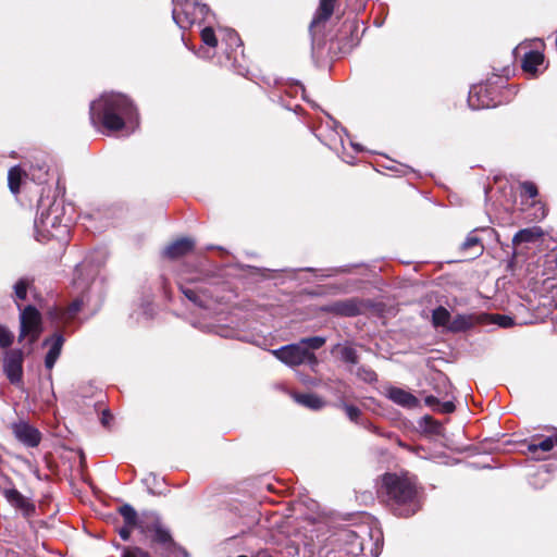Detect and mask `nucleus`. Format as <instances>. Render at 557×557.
Instances as JSON below:
<instances>
[{
  "instance_id": "1",
  "label": "nucleus",
  "mask_w": 557,
  "mask_h": 557,
  "mask_svg": "<svg viewBox=\"0 0 557 557\" xmlns=\"http://www.w3.org/2000/svg\"><path fill=\"white\" fill-rule=\"evenodd\" d=\"M90 120L94 125L101 124L109 131L123 129L137 120L132 102L121 94H104L90 104Z\"/></svg>"
},
{
  "instance_id": "2",
  "label": "nucleus",
  "mask_w": 557,
  "mask_h": 557,
  "mask_svg": "<svg viewBox=\"0 0 557 557\" xmlns=\"http://www.w3.org/2000/svg\"><path fill=\"white\" fill-rule=\"evenodd\" d=\"M381 494L397 516L410 517L420 509L416 483L407 476L386 473L383 476Z\"/></svg>"
},
{
  "instance_id": "3",
  "label": "nucleus",
  "mask_w": 557,
  "mask_h": 557,
  "mask_svg": "<svg viewBox=\"0 0 557 557\" xmlns=\"http://www.w3.org/2000/svg\"><path fill=\"white\" fill-rule=\"evenodd\" d=\"M72 223L71 218L65 216V207L61 200L45 201L38 205V214L34 226L36 239L39 242L49 238L61 239L66 236Z\"/></svg>"
},
{
  "instance_id": "4",
  "label": "nucleus",
  "mask_w": 557,
  "mask_h": 557,
  "mask_svg": "<svg viewBox=\"0 0 557 557\" xmlns=\"http://www.w3.org/2000/svg\"><path fill=\"white\" fill-rule=\"evenodd\" d=\"M209 13L206 4H200L197 0H185L180 10H173V20L180 28L186 29L195 23L206 21Z\"/></svg>"
},
{
  "instance_id": "5",
  "label": "nucleus",
  "mask_w": 557,
  "mask_h": 557,
  "mask_svg": "<svg viewBox=\"0 0 557 557\" xmlns=\"http://www.w3.org/2000/svg\"><path fill=\"white\" fill-rule=\"evenodd\" d=\"M272 354L278 360L290 367L299 366L302 363H309L311 367L318 364V360L314 354L305 349L300 342L272 350Z\"/></svg>"
},
{
  "instance_id": "6",
  "label": "nucleus",
  "mask_w": 557,
  "mask_h": 557,
  "mask_svg": "<svg viewBox=\"0 0 557 557\" xmlns=\"http://www.w3.org/2000/svg\"><path fill=\"white\" fill-rule=\"evenodd\" d=\"M21 337L29 336L30 343H34L40 334V314L33 306L26 307L21 312Z\"/></svg>"
},
{
  "instance_id": "7",
  "label": "nucleus",
  "mask_w": 557,
  "mask_h": 557,
  "mask_svg": "<svg viewBox=\"0 0 557 557\" xmlns=\"http://www.w3.org/2000/svg\"><path fill=\"white\" fill-rule=\"evenodd\" d=\"M11 431L15 438L27 447H37L41 441V433L38 429L24 420L13 422Z\"/></svg>"
},
{
  "instance_id": "8",
  "label": "nucleus",
  "mask_w": 557,
  "mask_h": 557,
  "mask_svg": "<svg viewBox=\"0 0 557 557\" xmlns=\"http://www.w3.org/2000/svg\"><path fill=\"white\" fill-rule=\"evenodd\" d=\"M494 231L490 227H480L472 230L460 245V251L465 257L473 259L480 257L484 251L483 238L480 233L492 234Z\"/></svg>"
},
{
  "instance_id": "9",
  "label": "nucleus",
  "mask_w": 557,
  "mask_h": 557,
  "mask_svg": "<svg viewBox=\"0 0 557 557\" xmlns=\"http://www.w3.org/2000/svg\"><path fill=\"white\" fill-rule=\"evenodd\" d=\"M23 354L21 350H10L5 354L3 360V371L13 384H17L22 381L23 374Z\"/></svg>"
},
{
  "instance_id": "10",
  "label": "nucleus",
  "mask_w": 557,
  "mask_h": 557,
  "mask_svg": "<svg viewBox=\"0 0 557 557\" xmlns=\"http://www.w3.org/2000/svg\"><path fill=\"white\" fill-rule=\"evenodd\" d=\"M2 495L11 506L22 511L25 517H32L36 511L35 504L15 488L2 490Z\"/></svg>"
},
{
  "instance_id": "11",
  "label": "nucleus",
  "mask_w": 557,
  "mask_h": 557,
  "mask_svg": "<svg viewBox=\"0 0 557 557\" xmlns=\"http://www.w3.org/2000/svg\"><path fill=\"white\" fill-rule=\"evenodd\" d=\"M486 314H457L448 325V332L459 333L472 329L474 325L485 322Z\"/></svg>"
},
{
  "instance_id": "12",
  "label": "nucleus",
  "mask_w": 557,
  "mask_h": 557,
  "mask_svg": "<svg viewBox=\"0 0 557 557\" xmlns=\"http://www.w3.org/2000/svg\"><path fill=\"white\" fill-rule=\"evenodd\" d=\"M63 344L64 337L61 334H53L44 342V345L48 347V352L45 358V366L47 369L50 370L53 368L61 354Z\"/></svg>"
},
{
  "instance_id": "13",
  "label": "nucleus",
  "mask_w": 557,
  "mask_h": 557,
  "mask_svg": "<svg viewBox=\"0 0 557 557\" xmlns=\"http://www.w3.org/2000/svg\"><path fill=\"white\" fill-rule=\"evenodd\" d=\"M387 397L404 408L412 409L419 406V399L414 395L399 387H389Z\"/></svg>"
},
{
  "instance_id": "14",
  "label": "nucleus",
  "mask_w": 557,
  "mask_h": 557,
  "mask_svg": "<svg viewBox=\"0 0 557 557\" xmlns=\"http://www.w3.org/2000/svg\"><path fill=\"white\" fill-rule=\"evenodd\" d=\"M324 310L339 315L354 317L360 313V304L356 299L339 300L326 306Z\"/></svg>"
},
{
  "instance_id": "15",
  "label": "nucleus",
  "mask_w": 557,
  "mask_h": 557,
  "mask_svg": "<svg viewBox=\"0 0 557 557\" xmlns=\"http://www.w3.org/2000/svg\"><path fill=\"white\" fill-rule=\"evenodd\" d=\"M544 60L545 58L542 52L537 50H530L524 54L522 59V69L525 73L532 76H536L545 69H541V66L544 64Z\"/></svg>"
},
{
  "instance_id": "16",
  "label": "nucleus",
  "mask_w": 557,
  "mask_h": 557,
  "mask_svg": "<svg viewBox=\"0 0 557 557\" xmlns=\"http://www.w3.org/2000/svg\"><path fill=\"white\" fill-rule=\"evenodd\" d=\"M193 248L194 242L191 239L181 238L169 245L164 250V255L171 259H176L182 256H185L186 253L191 251Z\"/></svg>"
},
{
  "instance_id": "17",
  "label": "nucleus",
  "mask_w": 557,
  "mask_h": 557,
  "mask_svg": "<svg viewBox=\"0 0 557 557\" xmlns=\"http://www.w3.org/2000/svg\"><path fill=\"white\" fill-rule=\"evenodd\" d=\"M336 0H320L319 8L317 10V13L311 22V27L326 22L334 11Z\"/></svg>"
},
{
  "instance_id": "18",
  "label": "nucleus",
  "mask_w": 557,
  "mask_h": 557,
  "mask_svg": "<svg viewBox=\"0 0 557 557\" xmlns=\"http://www.w3.org/2000/svg\"><path fill=\"white\" fill-rule=\"evenodd\" d=\"M294 399L296 403H298L309 409H312V410H319V409L323 408L325 405V401L321 397H319L315 394H311V393L295 394Z\"/></svg>"
},
{
  "instance_id": "19",
  "label": "nucleus",
  "mask_w": 557,
  "mask_h": 557,
  "mask_svg": "<svg viewBox=\"0 0 557 557\" xmlns=\"http://www.w3.org/2000/svg\"><path fill=\"white\" fill-rule=\"evenodd\" d=\"M181 289L186 298H188L195 305L201 308H209L210 300L203 290H197L196 288L188 286H182Z\"/></svg>"
},
{
  "instance_id": "20",
  "label": "nucleus",
  "mask_w": 557,
  "mask_h": 557,
  "mask_svg": "<svg viewBox=\"0 0 557 557\" xmlns=\"http://www.w3.org/2000/svg\"><path fill=\"white\" fill-rule=\"evenodd\" d=\"M542 231L539 227L524 228L519 231L512 238L515 245L522 243H531L542 236Z\"/></svg>"
},
{
  "instance_id": "21",
  "label": "nucleus",
  "mask_w": 557,
  "mask_h": 557,
  "mask_svg": "<svg viewBox=\"0 0 557 557\" xmlns=\"http://www.w3.org/2000/svg\"><path fill=\"white\" fill-rule=\"evenodd\" d=\"M451 322V317L449 311L444 307H437L432 312V323L434 326H443L448 331V325Z\"/></svg>"
},
{
  "instance_id": "22",
  "label": "nucleus",
  "mask_w": 557,
  "mask_h": 557,
  "mask_svg": "<svg viewBox=\"0 0 557 557\" xmlns=\"http://www.w3.org/2000/svg\"><path fill=\"white\" fill-rule=\"evenodd\" d=\"M83 304V298H76L65 310L60 313V320L64 323H67L81 311Z\"/></svg>"
},
{
  "instance_id": "23",
  "label": "nucleus",
  "mask_w": 557,
  "mask_h": 557,
  "mask_svg": "<svg viewBox=\"0 0 557 557\" xmlns=\"http://www.w3.org/2000/svg\"><path fill=\"white\" fill-rule=\"evenodd\" d=\"M555 444H557V436L555 440L553 437H546L543 441H541L540 443H534V442L530 443L528 445V450L531 454H536L539 449H541L544 453H547L553 449Z\"/></svg>"
},
{
  "instance_id": "24",
  "label": "nucleus",
  "mask_w": 557,
  "mask_h": 557,
  "mask_svg": "<svg viewBox=\"0 0 557 557\" xmlns=\"http://www.w3.org/2000/svg\"><path fill=\"white\" fill-rule=\"evenodd\" d=\"M481 90H482V86H473V87H471V89L469 91L468 103H469V107L472 108L473 110L488 107V102H485L484 100L481 101V99L479 97V94L481 92Z\"/></svg>"
},
{
  "instance_id": "25",
  "label": "nucleus",
  "mask_w": 557,
  "mask_h": 557,
  "mask_svg": "<svg viewBox=\"0 0 557 557\" xmlns=\"http://www.w3.org/2000/svg\"><path fill=\"white\" fill-rule=\"evenodd\" d=\"M21 180H22L21 169L18 166L12 168L8 174V183H9V188L13 194H17L20 191Z\"/></svg>"
},
{
  "instance_id": "26",
  "label": "nucleus",
  "mask_w": 557,
  "mask_h": 557,
  "mask_svg": "<svg viewBox=\"0 0 557 557\" xmlns=\"http://www.w3.org/2000/svg\"><path fill=\"white\" fill-rule=\"evenodd\" d=\"M120 513L123 517L126 525L136 527L137 513L131 505H123L120 508Z\"/></svg>"
},
{
  "instance_id": "27",
  "label": "nucleus",
  "mask_w": 557,
  "mask_h": 557,
  "mask_svg": "<svg viewBox=\"0 0 557 557\" xmlns=\"http://www.w3.org/2000/svg\"><path fill=\"white\" fill-rule=\"evenodd\" d=\"M201 40L209 48L213 49L218 46V38L212 27L207 26L201 30Z\"/></svg>"
},
{
  "instance_id": "28",
  "label": "nucleus",
  "mask_w": 557,
  "mask_h": 557,
  "mask_svg": "<svg viewBox=\"0 0 557 557\" xmlns=\"http://www.w3.org/2000/svg\"><path fill=\"white\" fill-rule=\"evenodd\" d=\"M299 342L305 349H307L308 351H311V350L321 348L325 343V338L321 337V336H313V337L302 338Z\"/></svg>"
},
{
  "instance_id": "29",
  "label": "nucleus",
  "mask_w": 557,
  "mask_h": 557,
  "mask_svg": "<svg viewBox=\"0 0 557 557\" xmlns=\"http://www.w3.org/2000/svg\"><path fill=\"white\" fill-rule=\"evenodd\" d=\"M487 318L491 320V322L497 324L500 327H510L516 324L511 317L505 314L486 315V319Z\"/></svg>"
},
{
  "instance_id": "30",
  "label": "nucleus",
  "mask_w": 557,
  "mask_h": 557,
  "mask_svg": "<svg viewBox=\"0 0 557 557\" xmlns=\"http://www.w3.org/2000/svg\"><path fill=\"white\" fill-rule=\"evenodd\" d=\"M356 375L366 383L376 382L377 375L376 373L367 367H360L357 369Z\"/></svg>"
},
{
  "instance_id": "31",
  "label": "nucleus",
  "mask_w": 557,
  "mask_h": 557,
  "mask_svg": "<svg viewBox=\"0 0 557 557\" xmlns=\"http://www.w3.org/2000/svg\"><path fill=\"white\" fill-rule=\"evenodd\" d=\"M341 359L344 362L356 364L358 362L357 351L350 346L341 348Z\"/></svg>"
},
{
  "instance_id": "32",
  "label": "nucleus",
  "mask_w": 557,
  "mask_h": 557,
  "mask_svg": "<svg viewBox=\"0 0 557 557\" xmlns=\"http://www.w3.org/2000/svg\"><path fill=\"white\" fill-rule=\"evenodd\" d=\"M521 194L523 197L535 199L537 196V187L532 182H523L521 185Z\"/></svg>"
},
{
  "instance_id": "33",
  "label": "nucleus",
  "mask_w": 557,
  "mask_h": 557,
  "mask_svg": "<svg viewBox=\"0 0 557 557\" xmlns=\"http://www.w3.org/2000/svg\"><path fill=\"white\" fill-rule=\"evenodd\" d=\"M226 41L228 48L240 47V38L237 33L233 29L225 30V37L222 39Z\"/></svg>"
},
{
  "instance_id": "34",
  "label": "nucleus",
  "mask_w": 557,
  "mask_h": 557,
  "mask_svg": "<svg viewBox=\"0 0 557 557\" xmlns=\"http://www.w3.org/2000/svg\"><path fill=\"white\" fill-rule=\"evenodd\" d=\"M13 334L5 326L0 324V347H9L13 342Z\"/></svg>"
},
{
  "instance_id": "35",
  "label": "nucleus",
  "mask_w": 557,
  "mask_h": 557,
  "mask_svg": "<svg viewBox=\"0 0 557 557\" xmlns=\"http://www.w3.org/2000/svg\"><path fill=\"white\" fill-rule=\"evenodd\" d=\"M28 282L25 278H21L14 285V292L17 299H25L27 293Z\"/></svg>"
},
{
  "instance_id": "36",
  "label": "nucleus",
  "mask_w": 557,
  "mask_h": 557,
  "mask_svg": "<svg viewBox=\"0 0 557 557\" xmlns=\"http://www.w3.org/2000/svg\"><path fill=\"white\" fill-rule=\"evenodd\" d=\"M153 541L165 544L171 541V535L166 530L157 525L153 530Z\"/></svg>"
},
{
  "instance_id": "37",
  "label": "nucleus",
  "mask_w": 557,
  "mask_h": 557,
  "mask_svg": "<svg viewBox=\"0 0 557 557\" xmlns=\"http://www.w3.org/2000/svg\"><path fill=\"white\" fill-rule=\"evenodd\" d=\"M122 557H149V554L139 547H126Z\"/></svg>"
},
{
  "instance_id": "38",
  "label": "nucleus",
  "mask_w": 557,
  "mask_h": 557,
  "mask_svg": "<svg viewBox=\"0 0 557 557\" xmlns=\"http://www.w3.org/2000/svg\"><path fill=\"white\" fill-rule=\"evenodd\" d=\"M344 410H345L347 417L349 418V420L352 422H357L358 418L361 414L360 409L352 405H344Z\"/></svg>"
},
{
  "instance_id": "39",
  "label": "nucleus",
  "mask_w": 557,
  "mask_h": 557,
  "mask_svg": "<svg viewBox=\"0 0 557 557\" xmlns=\"http://www.w3.org/2000/svg\"><path fill=\"white\" fill-rule=\"evenodd\" d=\"M454 410H455V405L450 400L443 401V403L440 401L438 406L435 408V411L441 412V413H450Z\"/></svg>"
},
{
  "instance_id": "40",
  "label": "nucleus",
  "mask_w": 557,
  "mask_h": 557,
  "mask_svg": "<svg viewBox=\"0 0 557 557\" xmlns=\"http://www.w3.org/2000/svg\"><path fill=\"white\" fill-rule=\"evenodd\" d=\"M424 403L426 406L431 407L435 411V408L438 406L440 400L435 396L430 395L424 398Z\"/></svg>"
},
{
  "instance_id": "41",
  "label": "nucleus",
  "mask_w": 557,
  "mask_h": 557,
  "mask_svg": "<svg viewBox=\"0 0 557 557\" xmlns=\"http://www.w3.org/2000/svg\"><path fill=\"white\" fill-rule=\"evenodd\" d=\"M134 527H129V525H125L123 528L120 529L119 531V534L120 536L124 540V541H127L131 536V532H132V529Z\"/></svg>"
},
{
  "instance_id": "42",
  "label": "nucleus",
  "mask_w": 557,
  "mask_h": 557,
  "mask_svg": "<svg viewBox=\"0 0 557 557\" xmlns=\"http://www.w3.org/2000/svg\"><path fill=\"white\" fill-rule=\"evenodd\" d=\"M546 215V211H545V208L542 203H539V207L536 209V212L534 213V218L535 220H542L544 219Z\"/></svg>"
},
{
  "instance_id": "43",
  "label": "nucleus",
  "mask_w": 557,
  "mask_h": 557,
  "mask_svg": "<svg viewBox=\"0 0 557 557\" xmlns=\"http://www.w3.org/2000/svg\"><path fill=\"white\" fill-rule=\"evenodd\" d=\"M343 536H345L346 539H350V537H355L357 540V536L354 532H350V531H344L342 533Z\"/></svg>"
},
{
  "instance_id": "44",
  "label": "nucleus",
  "mask_w": 557,
  "mask_h": 557,
  "mask_svg": "<svg viewBox=\"0 0 557 557\" xmlns=\"http://www.w3.org/2000/svg\"><path fill=\"white\" fill-rule=\"evenodd\" d=\"M212 55H213V54H211V53H210V50H209V49H207V50H205V51L202 52V57H205V58H211Z\"/></svg>"
},
{
  "instance_id": "45",
  "label": "nucleus",
  "mask_w": 557,
  "mask_h": 557,
  "mask_svg": "<svg viewBox=\"0 0 557 557\" xmlns=\"http://www.w3.org/2000/svg\"><path fill=\"white\" fill-rule=\"evenodd\" d=\"M108 417H109V414H107L106 412H103V417H102V423H103V424H107V423H108Z\"/></svg>"
},
{
  "instance_id": "46",
  "label": "nucleus",
  "mask_w": 557,
  "mask_h": 557,
  "mask_svg": "<svg viewBox=\"0 0 557 557\" xmlns=\"http://www.w3.org/2000/svg\"><path fill=\"white\" fill-rule=\"evenodd\" d=\"M357 548H358L359 550H361V543H360V542H358V543H357Z\"/></svg>"
},
{
  "instance_id": "47",
  "label": "nucleus",
  "mask_w": 557,
  "mask_h": 557,
  "mask_svg": "<svg viewBox=\"0 0 557 557\" xmlns=\"http://www.w3.org/2000/svg\"><path fill=\"white\" fill-rule=\"evenodd\" d=\"M238 557H247V556H245V555H240V556H238Z\"/></svg>"
}]
</instances>
